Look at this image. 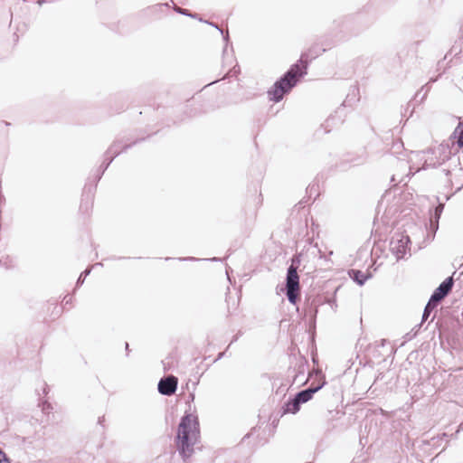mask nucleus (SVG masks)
Listing matches in <instances>:
<instances>
[{
  "instance_id": "3c124183",
  "label": "nucleus",
  "mask_w": 463,
  "mask_h": 463,
  "mask_svg": "<svg viewBox=\"0 0 463 463\" xmlns=\"http://www.w3.org/2000/svg\"><path fill=\"white\" fill-rule=\"evenodd\" d=\"M250 434H251V433H249V434L244 435L243 439H244L249 438Z\"/></svg>"
},
{
  "instance_id": "1a4fd4ad",
  "label": "nucleus",
  "mask_w": 463,
  "mask_h": 463,
  "mask_svg": "<svg viewBox=\"0 0 463 463\" xmlns=\"http://www.w3.org/2000/svg\"><path fill=\"white\" fill-rule=\"evenodd\" d=\"M178 385V379L175 375H167L162 377L157 384L158 392L165 396L173 395Z\"/></svg>"
},
{
  "instance_id": "ddd939ff",
  "label": "nucleus",
  "mask_w": 463,
  "mask_h": 463,
  "mask_svg": "<svg viewBox=\"0 0 463 463\" xmlns=\"http://www.w3.org/2000/svg\"><path fill=\"white\" fill-rule=\"evenodd\" d=\"M347 273L349 278L359 286L364 285L365 282L373 277L372 272L369 270L364 272L360 269H350Z\"/></svg>"
},
{
  "instance_id": "aec40b11",
  "label": "nucleus",
  "mask_w": 463,
  "mask_h": 463,
  "mask_svg": "<svg viewBox=\"0 0 463 463\" xmlns=\"http://www.w3.org/2000/svg\"><path fill=\"white\" fill-rule=\"evenodd\" d=\"M430 87L426 84L424 86H422L420 88V90H418L416 92V94L414 95V98H413V100L417 103H421L425 100V99L427 98V95L430 91Z\"/></svg>"
},
{
  "instance_id": "864d4df0",
  "label": "nucleus",
  "mask_w": 463,
  "mask_h": 463,
  "mask_svg": "<svg viewBox=\"0 0 463 463\" xmlns=\"http://www.w3.org/2000/svg\"><path fill=\"white\" fill-rule=\"evenodd\" d=\"M165 260H172V258L167 257V258H165Z\"/></svg>"
},
{
  "instance_id": "39448f33",
  "label": "nucleus",
  "mask_w": 463,
  "mask_h": 463,
  "mask_svg": "<svg viewBox=\"0 0 463 463\" xmlns=\"http://www.w3.org/2000/svg\"><path fill=\"white\" fill-rule=\"evenodd\" d=\"M287 297L288 302L297 305L300 299V284L298 270L288 268L285 279V287L280 289Z\"/></svg>"
},
{
  "instance_id": "09e8293b",
  "label": "nucleus",
  "mask_w": 463,
  "mask_h": 463,
  "mask_svg": "<svg viewBox=\"0 0 463 463\" xmlns=\"http://www.w3.org/2000/svg\"><path fill=\"white\" fill-rule=\"evenodd\" d=\"M189 398H190L192 401H194V393H190Z\"/></svg>"
},
{
  "instance_id": "20e7f679",
  "label": "nucleus",
  "mask_w": 463,
  "mask_h": 463,
  "mask_svg": "<svg viewBox=\"0 0 463 463\" xmlns=\"http://www.w3.org/2000/svg\"><path fill=\"white\" fill-rule=\"evenodd\" d=\"M316 376V380L306 389L301 390L294 394L296 399L301 403L310 401L314 394L320 391L326 384V380L321 369H315L308 373V377Z\"/></svg>"
},
{
  "instance_id": "8fccbe9b",
  "label": "nucleus",
  "mask_w": 463,
  "mask_h": 463,
  "mask_svg": "<svg viewBox=\"0 0 463 463\" xmlns=\"http://www.w3.org/2000/svg\"><path fill=\"white\" fill-rule=\"evenodd\" d=\"M43 2H44L43 0H38V1H37V3H38L40 5H43Z\"/></svg>"
},
{
  "instance_id": "6ab92c4d",
  "label": "nucleus",
  "mask_w": 463,
  "mask_h": 463,
  "mask_svg": "<svg viewBox=\"0 0 463 463\" xmlns=\"http://www.w3.org/2000/svg\"><path fill=\"white\" fill-rule=\"evenodd\" d=\"M438 305L439 303H436V301H432V298H430L422 313L421 324L428 320V318L430 317L433 311H436Z\"/></svg>"
},
{
  "instance_id": "f704fd0d",
  "label": "nucleus",
  "mask_w": 463,
  "mask_h": 463,
  "mask_svg": "<svg viewBox=\"0 0 463 463\" xmlns=\"http://www.w3.org/2000/svg\"><path fill=\"white\" fill-rule=\"evenodd\" d=\"M228 349H229V346L226 348V350L224 352L219 353L215 361H218V360L222 359L224 355H226Z\"/></svg>"
},
{
  "instance_id": "c756f323",
  "label": "nucleus",
  "mask_w": 463,
  "mask_h": 463,
  "mask_svg": "<svg viewBox=\"0 0 463 463\" xmlns=\"http://www.w3.org/2000/svg\"><path fill=\"white\" fill-rule=\"evenodd\" d=\"M104 173H105V170L101 169V167L99 166L94 173L93 176H91V178L94 179L96 181V183H99V181L101 179Z\"/></svg>"
},
{
  "instance_id": "473e14b6",
  "label": "nucleus",
  "mask_w": 463,
  "mask_h": 463,
  "mask_svg": "<svg viewBox=\"0 0 463 463\" xmlns=\"http://www.w3.org/2000/svg\"><path fill=\"white\" fill-rule=\"evenodd\" d=\"M0 463H10V459L7 455L0 449Z\"/></svg>"
},
{
  "instance_id": "2eb2a0df",
  "label": "nucleus",
  "mask_w": 463,
  "mask_h": 463,
  "mask_svg": "<svg viewBox=\"0 0 463 463\" xmlns=\"http://www.w3.org/2000/svg\"><path fill=\"white\" fill-rule=\"evenodd\" d=\"M301 405L302 404L296 399L294 395L289 397L288 400L286 401L281 407L282 415L288 413L296 414L299 411Z\"/></svg>"
},
{
  "instance_id": "5701e85b",
  "label": "nucleus",
  "mask_w": 463,
  "mask_h": 463,
  "mask_svg": "<svg viewBox=\"0 0 463 463\" xmlns=\"http://www.w3.org/2000/svg\"><path fill=\"white\" fill-rule=\"evenodd\" d=\"M92 207V199H88L87 197H82L80 210L83 213H88L89 210Z\"/></svg>"
},
{
  "instance_id": "e433bc0d",
  "label": "nucleus",
  "mask_w": 463,
  "mask_h": 463,
  "mask_svg": "<svg viewBox=\"0 0 463 463\" xmlns=\"http://www.w3.org/2000/svg\"><path fill=\"white\" fill-rule=\"evenodd\" d=\"M239 336H240V334H237V335H233V337H232V341H231V343H230V345L228 346L230 347L232 344H233L236 341H238Z\"/></svg>"
},
{
  "instance_id": "f03ea898",
  "label": "nucleus",
  "mask_w": 463,
  "mask_h": 463,
  "mask_svg": "<svg viewBox=\"0 0 463 463\" xmlns=\"http://www.w3.org/2000/svg\"><path fill=\"white\" fill-rule=\"evenodd\" d=\"M201 438L198 416L186 411L181 417L177 426L175 444L176 450L184 461H186L194 452V446Z\"/></svg>"
},
{
  "instance_id": "603ef678",
  "label": "nucleus",
  "mask_w": 463,
  "mask_h": 463,
  "mask_svg": "<svg viewBox=\"0 0 463 463\" xmlns=\"http://www.w3.org/2000/svg\"><path fill=\"white\" fill-rule=\"evenodd\" d=\"M307 241L309 242V244H311L312 243V239L307 238Z\"/></svg>"
},
{
  "instance_id": "7ed1b4c3",
  "label": "nucleus",
  "mask_w": 463,
  "mask_h": 463,
  "mask_svg": "<svg viewBox=\"0 0 463 463\" xmlns=\"http://www.w3.org/2000/svg\"><path fill=\"white\" fill-rule=\"evenodd\" d=\"M374 21L375 17L371 16L364 12H360L342 17L339 20H335L334 24H336L338 27H341L349 33L357 35L368 29Z\"/></svg>"
},
{
  "instance_id": "49530a36",
  "label": "nucleus",
  "mask_w": 463,
  "mask_h": 463,
  "mask_svg": "<svg viewBox=\"0 0 463 463\" xmlns=\"http://www.w3.org/2000/svg\"><path fill=\"white\" fill-rule=\"evenodd\" d=\"M314 250H317V252L321 253V250L317 248V245L314 246ZM315 253V251H313Z\"/></svg>"
},
{
  "instance_id": "5fc2aeb1",
  "label": "nucleus",
  "mask_w": 463,
  "mask_h": 463,
  "mask_svg": "<svg viewBox=\"0 0 463 463\" xmlns=\"http://www.w3.org/2000/svg\"><path fill=\"white\" fill-rule=\"evenodd\" d=\"M411 101L408 103V108H410L411 106Z\"/></svg>"
},
{
  "instance_id": "b1692460",
  "label": "nucleus",
  "mask_w": 463,
  "mask_h": 463,
  "mask_svg": "<svg viewBox=\"0 0 463 463\" xmlns=\"http://www.w3.org/2000/svg\"><path fill=\"white\" fill-rule=\"evenodd\" d=\"M241 71V69L238 64H235L232 69H230L227 73L223 76L222 80L229 79L232 77H236Z\"/></svg>"
},
{
  "instance_id": "a18cd8bd",
  "label": "nucleus",
  "mask_w": 463,
  "mask_h": 463,
  "mask_svg": "<svg viewBox=\"0 0 463 463\" xmlns=\"http://www.w3.org/2000/svg\"><path fill=\"white\" fill-rule=\"evenodd\" d=\"M218 81H219V80H213V81H212V82H210V83L206 84L203 88H206L207 86L213 85V84H214V83H216V82H218Z\"/></svg>"
},
{
  "instance_id": "dca6fc26",
  "label": "nucleus",
  "mask_w": 463,
  "mask_h": 463,
  "mask_svg": "<svg viewBox=\"0 0 463 463\" xmlns=\"http://www.w3.org/2000/svg\"><path fill=\"white\" fill-rule=\"evenodd\" d=\"M145 139H146V137H141V138H136L135 140L130 141L129 138H127V139H125V137L118 138L117 140H120L121 142L118 145V146L115 147V150L121 151V153L127 152L133 146L138 144L139 142L144 141Z\"/></svg>"
},
{
  "instance_id": "393cba45",
  "label": "nucleus",
  "mask_w": 463,
  "mask_h": 463,
  "mask_svg": "<svg viewBox=\"0 0 463 463\" xmlns=\"http://www.w3.org/2000/svg\"><path fill=\"white\" fill-rule=\"evenodd\" d=\"M450 157L449 156H445L444 158L442 159V162H432V160H426L425 161V168H428V167H433V168H436L438 166H440L442 165L446 160H449Z\"/></svg>"
},
{
  "instance_id": "4be33fe9",
  "label": "nucleus",
  "mask_w": 463,
  "mask_h": 463,
  "mask_svg": "<svg viewBox=\"0 0 463 463\" xmlns=\"http://www.w3.org/2000/svg\"><path fill=\"white\" fill-rule=\"evenodd\" d=\"M178 260H180V261L207 260V261L217 262V261H222V259L218 258V257H213V258H209V259H198L195 257H181V258H178Z\"/></svg>"
},
{
  "instance_id": "bb28decb",
  "label": "nucleus",
  "mask_w": 463,
  "mask_h": 463,
  "mask_svg": "<svg viewBox=\"0 0 463 463\" xmlns=\"http://www.w3.org/2000/svg\"><path fill=\"white\" fill-rule=\"evenodd\" d=\"M421 326V323L420 325H417L414 328L411 329V332L407 333L404 336V338L407 340V341H410L411 340L413 337H415L418 334V331L420 329Z\"/></svg>"
},
{
  "instance_id": "79ce46f5",
  "label": "nucleus",
  "mask_w": 463,
  "mask_h": 463,
  "mask_svg": "<svg viewBox=\"0 0 463 463\" xmlns=\"http://www.w3.org/2000/svg\"><path fill=\"white\" fill-rule=\"evenodd\" d=\"M442 172L446 176H449L450 175V170L449 168H443Z\"/></svg>"
},
{
  "instance_id": "a211bd4d",
  "label": "nucleus",
  "mask_w": 463,
  "mask_h": 463,
  "mask_svg": "<svg viewBox=\"0 0 463 463\" xmlns=\"http://www.w3.org/2000/svg\"><path fill=\"white\" fill-rule=\"evenodd\" d=\"M450 138L454 140L453 144H456L459 148H463V123H458Z\"/></svg>"
},
{
  "instance_id": "9b49d317",
  "label": "nucleus",
  "mask_w": 463,
  "mask_h": 463,
  "mask_svg": "<svg viewBox=\"0 0 463 463\" xmlns=\"http://www.w3.org/2000/svg\"><path fill=\"white\" fill-rule=\"evenodd\" d=\"M308 367V361L307 359L305 357V356H301L296 366L294 367L293 371H294V376H293V382L292 383H299L300 385H304L307 379L309 377H307V379L303 380L304 378V375H305V373H306V370L307 368Z\"/></svg>"
},
{
  "instance_id": "c03bdc74",
  "label": "nucleus",
  "mask_w": 463,
  "mask_h": 463,
  "mask_svg": "<svg viewBox=\"0 0 463 463\" xmlns=\"http://www.w3.org/2000/svg\"><path fill=\"white\" fill-rule=\"evenodd\" d=\"M162 6H166V7H167V6H168V4H167V3L160 4V5H155L154 7H159V8H160V7H162Z\"/></svg>"
},
{
  "instance_id": "37998d69",
  "label": "nucleus",
  "mask_w": 463,
  "mask_h": 463,
  "mask_svg": "<svg viewBox=\"0 0 463 463\" xmlns=\"http://www.w3.org/2000/svg\"><path fill=\"white\" fill-rule=\"evenodd\" d=\"M125 349L127 352V355H128L130 349H129V345L128 342L125 343Z\"/></svg>"
},
{
  "instance_id": "de8ad7c7",
  "label": "nucleus",
  "mask_w": 463,
  "mask_h": 463,
  "mask_svg": "<svg viewBox=\"0 0 463 463\" xmlns=\"http://www.w3.org/2000/svg\"><path fill=\"white\" fill-rule=\"evenodd\" d=\"M315 186H316V184H313L312 185H309V187H308V188L310 189V191H312V190H314V189H315Z\"/></svg>"
},
{
  "instance_id": "f8f14e48",
  "label": "nucleus",
  "mask_w": 463,
  "mask_h": 463,
  "mask_svg": "<svg viewBox=\"0 0 463 463\" xmlns=\"http://www.w3.org/2000/svg\"><path fill=\"white\" fill-rule=\"evenodd\" d=\"M120 140H115L110 146L104 153V161L99 165L101 169L105 171L109 168L110 164L114 161V159L121 154V151L115 150V147L120 143Z\"/></svg>"
},
{
  "instance_id": "c9c22d12",
  "label": "nucleus",
  "mask_w": 463,
  "mask_h": 463,
  "mask_svg": "<svg viewBox=\"0 0 463 463\" xmlns=\"http://www.w3.org/2000/svg\"><path fill=\"white\" fill-rule=\"evenodd\" d=\"M203 22L206 23L207 24L216 28L218 31H219V29H222L221 27L218 26V24H214L213 22H209V21H203Z\"/></svg>"
},
{
  "instance_id": "a19ab883",
  "label": "nucleus",
  "mask_w": 463,
  "mask_h": 463,
  "mask_svg": "<svg viewBox=\"0 0 463 463\" xmlns=\"http://www.w3.org/2000/svg\"><path fill=\"white\" fill-rule=\"evenodd\" d=\"M48 392H49V387H48V385L46 383H44V386H43V392L44 395H47Z\"/></svg>"
},
{
  "instance_id": "f3484780",
  "label": "nucleus",
  "mask_w": 463,
  "mask_h": 463,
  "mask_svg": "<svg viewBox=\"0 0 463 463\" xmlns=\"http://www.w3.org/2000/svg\"><path fill=\"white\" fill-rule=\"evenodd\" d=\"M96 181L90 176L88 178V182L85 184L83 192H82V197H87L88 199H93L94 194L97 189Z\"/></svg>"
},
{
  "instance_id": "9d476101",
  "label": "nucleus",
  "mask_w": 463,
  "mask_h": 463,
  "mask_svg": "<svg viewBox=\"0 0 463 463\" xmlns=\"http://www.w3.org/2000/svg\"><path fill=\"white\" fill-rule=\"evenodd\" d=\"M322 304L320 298L316 297L313 298H307L304 303L305 314L309 318L310 324H316L317 316L318 313V307Z\"/></svg>"
},
{
  "instance_id": "58836bf2",
  "label": "nucleus",
  "mask_w": 463,
  "mask_h": 463,
  "mask_svg": "<svg viewBox=\"0 0 463 463\" xmlns=\"http://www.w3.org/2000/svg\"><path fill=\"white\" fill-rule=\"evenodd\" d=\"M105 421V416H100L98 419V424L103 425V422Z\"/></svg>"
},
{
  "instance_id": "72a5a7b5",
  "label": "nucleus",
  "mask_w": 463,
  "mask_h": 463,
  "mask_svg": "<svg viewBox=\"0 0 463 463\" xmlns=\"http://www.w3.org/2000/svg\"><path fill=\"white\" fill-rule=\"evenodd\" d=\"M365 159L362 156L356 157L354 159H352L351 162L354 164V165H359L364 164Z\"/></svg>"
},
{
  "instance_id": "412c9836",
  "label": "nucleus",
  "mask_w": 463,
  "mask_h": 463,
  "mask_svg": "<svg viewBox=\"0 0 463 463\" xmlns=\"http://www.w3.org/2000/svg\"><path fill=\"white\" fill-rule=\"evenodd\" d=\"M302 252H298L294 254L293 257L291 258V263L288 268H294L295 270H298L302 260Z\"/></svg>"
},
{
  "instance_id": "6e6552de",
  "label": "nucleus",
  "mask_w": 463,
  "mask_h": 463,
  "mask_svg": "<svg viewBox=\"0 0 463 463\" xmlns=\"http://www.w3.org/2000/svg\"><path fill=\"white\" fill-rule=\"evenodd\" d=\"M454 283L453 276L446 278L432 292V301L439 304L451 292Z\"/></svg>"
},
{
  "instance_id": "a878e982",
  "label": "nucleus",
  "mask_w": 463,
  "mask_h": 463,
  "mask_svg": "<svg viewBox=\"0 0 463 463\" xmlns=\"http://www.w3.org/2000/svg\"><path fill=\"white\" fill-rule=\"evenodd\" d=\"M90 269H86L80 273L76 282V288H80L84 283L85 279L90 275Z\"/></svg>"
},
{
  "instance_id": "4468645a",
  "label": "nucleus",
  "mask_w": 463,
  "mask_h": 463,
  "mask_svg": "<svg viewBox=\"0 0 463 463\" xmlns=\"http://www.w3.org/2000/svg\"><path fill=\"white\" fill-rule=\"evenodd\" d=\"M444 209V203H439L435 207L430 209V222L431 228L436 232L439 227V221Z\"/></svg>"
},
{
  "instance_id": "7c9ffc66",
  "label": "nucleus",
  "mask_w": 463,
  "mask_h": 463,
  "mask_svg": "<svg viewBox=\"0 0 463 463\" xmlns=\"http://www.w3.org/2000/svg\"><path fill=\"white\" fill-rule=\"evenodd\" d=\"M104 173H105V170L101 169V167L99 166L94 173L93 176H91V178L94 179L96 181V183H99V181L101 179Z\"/></svg>"
},
{
  "instance_id": "c85d7f7f",
  "label": "nucleus",
  "mask_w": 463,
  "mask_h": 463,
  "mask_svg": "<svg viewBox=\"0 0 463 463\" xmlns=\"http://www.w3.org/2000/svg\"><path fill=\"white\" fill-rule=\"evenodd\" d=\"M219 32L222 35V39L225 42V44H228L229 40H230L229 32L228 31L224 32L222 29H219ZM226 52H227V45H225V47L223 48V52H222L223 54H225Z\"/></svg>"
},
{
  "instance_id": "423d86ee",
  "label": "nucleus",
  "mask_w": 463,
  "mask_h": 463,
  "mask_svg": "<svg viewBox=\"0 0 463 463\" xmlns=\"http://www.w3.org/2000/svg\"><path fill=\"white\" fill-rule=\"evenodd\" d=\"M411 239L409 235L402 232H395L389 243L390 251L396 257V260L403 259L411 251Z\"/></svg>"
},
{
  "instance_id": "cd10ccee",
  "label": "nucleus",
  "mask_w": 463,
  "mask_h": 463,
  "mask_svg": "<svg viewBox=\"0 0 463 463\" xmlns=\"http://www.w3.org/2000/svg\"><path fill=\"white\" fill-rule=\"evenodd\" d=\"M176 13L181 14L183 15L190 16L192 18H196L197 14H191L188 9H183L180 7H175L174 9Z\"/></svg>"
},
{
  "instance_id": "0eeeda50",
  "label": "nucleus",
  "mask_w": 463,
  "mask_h": 463,
  "mask_svg": "<svg viewBox=\"0 0 463 463\" xmlns=\"http://www.w3.org/2000/svg\"><path fill=\"white\" fill-rule=\"evenodd\" d=\"M359 89L357 86L352 87V92H349L342 103V105L335 111L334 115H331L326 120V127L331 124H342L344 122V118H342V114L345 110V107H351L353 102L359 100Z\"/></svg>"
},
{
  "instance_id": "f257e3e1",
  "label": "nucleus",
  "mask_w": 463,
  "mask_h": 463,
  "mask_svg": "<svg viewBox=\"0 0 463 463\" xmlns=\"http://www.w3.org/2000/svg\"><path fill=\"white\" fill-rule=\"evenodd\" d=\"M326 48L320 49L317 44L313 45L307 52L300 55L299 60L279 77L268 90L269 100L278 103L289 94L300 80L307 74L309 62L326 52Z\"/></svg>"
},
{
  "instance_id": "ea45409f",
  "label": "nucleus",
  "mask_w": 463,
  "mask_h": 463,
  "mask_svg": "<svg viewBox=\"0 0 463 463\" xmlns=\"http://www.w3.org/2000/svg\"><path fill=\"white\" fill-rule=\"evenodd\" d=\"M312 362L315 364H318V358L317 356V354H312Z\"/></svg>"
},
{
  "instance_id": "2f4dec72",
  "label": "nucleus",
  "mask_w": 463,
  "mask_h": 463,
  "mask_svg": "<svg viewBox=\"0 0 463 463\" xmlns=\"http://www.w3.org/2000/svg\"><path fill=\"white\" fill-rule=\"evenodd\" d=\"M39 402L42 403L41 405H42V410H43V411L44 413H48V411H49L50 409H52V405H51V403H50V402H48L47 401H43V402H42V401H41V398H39Z\"/></svg>"
},
{
  "instance_id": "4c0bfd02",
  "label": "nucleus",
  "mask_w": 463,
  "mask_h": 463,
  "mask_svg": "<svg viewBox=\"0 0 463 463\" xmlns=\"http://www.w3.org/2000/svg\"><path fill=\"white\" fill-rule=\"evenodd\" d=\"M71 298H72V297H71V296H66V297L63 298V301H64L65 305L69 304V303L71 301Z\"/></svg>"
}]
</instances>
